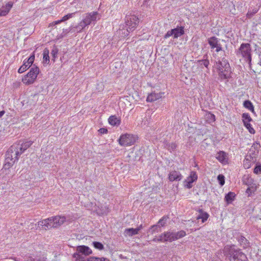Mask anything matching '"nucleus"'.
Here are the masks:
<instances>
[{
	"label": "nucleus",
	"mask_w": 261,
	"mask_h": 261,
	"mask_svg": "<svg viewBox=\"0 0 261 261\" xmlns=\"http://www.w3.org/2000/svg\"><path fill=\"white\" fill-rule=\"evenodd\" d=\"M29 141H19L13 144L6 153L5 162L4 165L5 169H9L16 162L20 155L32 144Z\"/></svg>",
	"instance_id": "1"
},
{
	"label": "nucleus",
	"mask_w": 261,
	"mask_h": 261,
	"mask_svg": "<svg viewBox=\"0 0 261 261\" xmlns=\"http://www.w3.org/2000/svg\"><path fill=\"white\" fill-rule=\"evenodd\" d=\"M100 15L97 12L87 13L83 16V19L75 27L77 32H81L87 26L95 24L96 22L99 20Z\"/></svg>",
	"instance_id": "2"
},
{
	"label": "nucleus",
	"mask_w": 261,
	"mask_h": 261,
	"mask_svg": "<svg viewBox=\"0 0 261 261\" xmlns=\"http://www.w3.org/2000/svg\"><path fill=\"white\" fill-rule=\"evenodd\" d=\"M139 22L138 18L135 15H126L125 18V23L127 29H120L118 33L121 37H127L130 32L134 31L138 26Z\"/></svg>",
	"instance_id": "3"
},
{
	"label": "nucleus",
	"mask_w": 261,
	"mask_h": 261,
	"mask_svg": "<svg viewBox=\"0 0 261 261\" xmlns=\"http://www.w3.org/2000/svg\"><path fill=\"white\" fill-rule=\"evenodd\" d=\"M215 68L221 80H228L231 77L232 71L227 60L223 59L221 61L217 62Z\"/></svg>",
	"instance_id": "4"
},
{
	"label": "nucleus",
	"mask_w": 261,
	"mask_h": 261,
	"mask_svg": "<svg viewBox=\"0 0 261 261\" xmlns=\"http://www.w3.org/2000/svg\"><path fill=\"white\" fill-rule=\"evenodd\" d=\"M65 221V217L56 216L39 221L38 225L44 227V228L47 230L51 228H57L63 224Z\"/></svg>",
	"instance_id": "5"
},
{
	"label": "nucleus",
	"mask_w": 261,
	"mask_h": 261,
	"mask_svg": "<svg viewBox=\"0 0 261 261\" xmlns=\"http://www.w3.org/2000/svg\"><path fill=\"white\" fill-rule=\"evenodd\" d=\"M92 253L91 249L86 246H80L76 248V252L73 254L75 261H93L92 257L87 256Z\"/></svg>",
	"instance_id": "6"
},
{
	"label": "nucleus",
	"mask_w": 261,
	"mask_h": 261,
	"mask_svg": "<svg viewBox=\"0 0 261 261\" xmlns=\"http://www.w3.org/2000/svg\"><path fill=\"white\" fill-rule=\"evenodd\" d=\"M224 252L225 255L228 256L229 260L240 259H244L246 255L244 253L241 252L240 250H236L234 248V245H227L224 248Z\"/></svg>",
	"instance_id": "7"
},
{
	"label": "nucleus",
	"mask_w": 261,
	"mask_h": 261,
	"mask_svg": "<svg viewBox=\"0 0 261 261\" xmlns=\"http://www.w3.org/2000/svg\"><path fill=\"white\" fill-rule=\"evenodd\" d=\"M252 49L251 45L249 43H242L241 44L237 55L241 57L243 59L250 63L252 60L251 57Z\"/></svg>",
	"instance_id": "8"
},
{
	"label": "nucleus",
	"mask_w": 261,
	"mask_h": 261,
	"mask_svg": "<svg viewBox=\"0 0 261 261\" xmlns=\"http://www.w3.org/2000/svg\"><path fill=\"white\" fill-rule=\"evenodd\" d=\"M39 72V68L35 65H33L27 74L22 79V82L23 84L27 85L33 84L36 81L37 75Z\"/></svg>",
	"instance_id": "9"
},
{
	"label": "nucleus",
	"mask_w": 261,
	"mask_h": 261,
	"mask_svg": "<svg viewBox=\"0 0 261 261\" xmlns=\"http://www.w3.org/2000/svg\"><path fill=\"white\" fill-rule=\"evenodd\" d=\"M137 138L136 136L132 134H122L119 139V143L123 146H130L135 143Z\"/></svg>",
	"instance_id": "10"
},
{
	"label": "nucleus",
	"mask_w": 261,
	"mask_h": 261,
	"mask_svg": "<svg viewBox=\"0 0 261 261\" xmlns=\"http://www.w3.org/2000/svg\"><path fill=\"white\" fill-rule=\"evenodd\" d=\"M185 34L184 27L177 26L176 28L168 31L165 35V39L168 38L171 36H173L174 39L177 38Z\"/></svg>",
	"instance_id": "11"
},
{
	"label": "nucleus",
	"mask_w": 261,
	"mask_h": 261,
	"mask_svg": "<svg viewBox=\"0 0 261 261\" xmlns=\"http://www.w3.org/2000/svg\"><path fill=\"white\" fill-rule=\"evenodd\" d=\"M35 56L34 55H31L27 60L25 59L23 61V64L20 67L18 70L19 73H22L26 71L30 67H32V64L34 61Z\"/></svg>",
	"instance_id": "12"
},
{
	"label": "nucleus",
	"mask_w": 261,
	"mask_h": 261,
	"mask_svg": "<svg viewBox=\"0 0 261 261\" xmlns=\"http://www.w3.org/2000/svg\"><path fill=\"white\" fill-rule=\"evenodd\" d=\"M208 43L212 49H216L215 51L218 53L222 50V47L220 43L218 38L216 37H211L208 39Z\"/></svg>",
	"instance_id": "13"
},
{
	"label": "nucleus",
	"mask_w": 261,
	"mask_h": 261,
	"mask_svg": "<svg viewBox=\"0 0 261 261\" xmlns=\"http://www.w3.org/2000/svg\"><path fill=\"white\" fill-rule=\"evenodd\" d=\"M198 178V176L195 171H191L188 177L184 181V186L190 189L192 187V183L196 181Z\"/></svg>",
	"instance_id": "14"
},
{
	"label": "nucleus",
	"mask_w": 261,
	"mask_h": 261,
	"mask_svg": "<svg viewBox=\"0 0 261 261\" xmlns=\"http://www.w3.org/2000/svg\"><path fill=\"white\" fill-rule=\"evenodd\" d=\"M176 238H174L173 232H166L161 234L159 238L155 239V241L160 242H172L176 240Z\"/></svg>",
	"instance_id": "15"
},
{
	"label": "nucleus",
	"mask_w": 261,
	"mask_h": 261,
	"mask_svg": "<svg viewBox=\"0 0 261 261\" xmlns=\"http://www.w3.org/2000/svg\"><path fill=\"white\" fill-rule=\"evenodd\" d=\"M216 158L222 165H227L228 164V154L223 151H219L217 152Z\"/></svg>",
	"instance_id": "16"
},
{
	"label": "nucleus",
	"mask_w": 261,
	"mask_h": 261,
	"mask_svg": "<svg viewBox=\"0 0 261 261\" xmlns=\"http://www.w3.org/2000/svg\"><path fill=\"white\" fill-rule=\"evenodd\" d=\"M182 175L178 171H171L168 174V179L170 181H179L182 178Z\"/></svg>",
	"instance_id": "17"
},
{
	"label": "nucleus",
	"mask_w": 261,
	"mask_h": 261,
	"mask_svg": "<svg viewBox=\"0 0 261 261\" xmlns=\"http://www.w3.org/2000/svg\"><path fill=\"white\" fill-rule=\"evenodd\" d=\"M255 161V156H253L250 154L246 155L245 159L243 161L244 167L245 169L250 168Z\"/></svg>",
	"instance_id": "18"
},
{
	"label": "nucleus",
	"mask_w": 261,
	"mask_h": 261,
	"mask_svg": "<svg viewBox=\"0 0 261 261\" xmlns=\"http://www.w3.org/2000/svg\"><path fill=\"white\" fill-rule=\"evenodd\" d=\"M165 93L159 92H152L148 95V101H153L161 98L164 95Z\"/></svg>",
	"instance_id": "19"
},
{
	"label": "nucleus",
	"mask_w": 261,
	"mask_h": 261,
	"mask_svg": "<svg viewBox=\"0 0 261 261\" xmlns=\"http://www.w3.org/2000/svg\"><path fill=\"white\" fill-rule=\"evenodd\" d=\"M13 5V3L12 2H8L7 4H6L5 6H3L1 9V11L2 12V14H3V16H5L7 15L9 12H10V10L12 8Z\"/></svg>",
	"instance_id": "20"
},
{
	"label": "nucleus",
	"mask_w": 261,
	"mask_h": 261,
	"mask_svg": "<svg viewBox=\"0 0 261 261\" xmlns=\"http://www.w3.org/2000/svg\"><path fill=\"white\" fill-rule=\"evenodd\" d=\"M108 121L109 124L111 125L118 126L120 124L121 120L119 118L116 117L115 115H112L109 118Z\"/></svg>",
	"instance_id": "21"
},
{
	"label": "nucleus",
	"mask_w": 261,
	"mask_h": 261,
	"mask_svg": "<svg viewBox=\"0 0 261 261\" xmlns=\"http://www.w3.org/2000/svg\"><path fill=\"white\" fill-rule=\"evenodd\" d=\"M199 215L197 216V219H201L202 223L205 222L208 218L209 215L205 212H204L202 210L200 209L198 210Z\"/></svg>",
	"instance_id": "22"
},
{
	"label": "nucleus",
	"mask_w": 261,
	"mask_h": 261,
	"mask_svg": "<svg viewBox=\"0 0 261 261\" xmlns=\"http://www.w3.org/2000/svg\"><path fill=\"white\" fill-rule=\"evenodd\" d=\"M139 230V229L138 228H127L124 231V234L125 236H132L133 235H135L136 234H137L138 232V231Z\"/></svg>",
	"instance_id": "23"
},
{
	"label": "nucleus",
	"mask_w": 261,
	"mask_h": 261,
	"mask_svg": "<svg viewBox=\"0 0 261 261\" xmlns=\"http://www.w3.org/2000/svg\"><path fill=\"white\" fill-rule=\"evenodd\" d=\"M243 106L251 112L253 113H255L254 106L250 100H247L244 101L243 102Z\"/></svg>",
	"instance_id": "24"
},
{
	"label": "nucleus",
	"mask_w": 261,
	"mask_h": 261,
	"mask_svg": "<svg viewBox=\"0 0 261 261\" xmlns=\"http://www.w3.org/2000/svg\"><path fill=\"white\" fill-rule=\"evenodd\" d=\"M236 194L234 193L229 192L225 196V200L227 204H229L231 203L234 200Z\"/></svg>",
	"instance_id": "25"
},
{
	"label": "nucleus",
	"mask_w": 261,
	"mask_h": 261,
	"mask_svg": "<svg viewBox=\"0 0 261 261\" xmlns=\"http://www.w3.org/2000/svg\"><path fill=\"white\" fill-rule=\"evenodd\" d=\"M49 50L45 48L43 50V62L44 64H48L49 63Z\"/></svg>",
	"instance_id": "26"
},
{
	"label": "nucleus",
	"mask_w": 261,
	"mask_h": 261,
	"mask_svg": "<svg viewBox=\"0 0 261 261\" xmlns=\"http://www.w3.org/2000/svg\"><path fill=\"white\" fill-rule=\"evenodd\" d=\"M242 121L243 124L247 123H250L252 121V119L250 117V115L248 113H244L242 114Z\"/></svg>",
	"instance_id": "27"
},
{
	"label": "nucleus",
	"mask_w": 261,
	"mask_h": 261,
	"mask_svg": "<svg viewBox=\"0 0 261 261\" xmlns=\"http://www.w3.org/2000/svg\"><path fill=\"white\" fill-rule=\"evenodd\" d=\"M177 146V145L175 142H171L170 143L167 144L166 145V148L170 152H172L176 150Z\"/></svg>",
	"instance_id": "28"
},
{
	"label": "nucleus",
	"mask_w": 261,
	"mask_h": 261,
	"mask_svg": "<svg viewBox=\"0 0 261 261\" xmlns=\"http://www.w3.org/2000/svg\"><path fill=\"white\" fill-rule=\"evenodd\" d=\"M239 242L241 245H242L244 248H247L249 244L248 241L243 236L240 237L239 240Z\"/></svg>",
	"instance_id": "29"
},
{
	"label": "nucleus",
	"mask_w": 261,
	"mask_h": 261,
	"mask_svg": "<svg viewBox=\"0 0 261 261\" xmlns=\"http://www.w3.org/2000/svg\"><path fill=\"white\" fill-rule=\"evenodd\" d=\"M257 189V186L256 185H253L250 187H249L246 190V193L248 194L249 196H251L252 193H254Z\"/></svg>",
	"instance_id": "30"
},
{
	"label": "nucleus",
	"mask_w": 261,
	"mask_h": 261,
	"mask_svg": "<svg viewBox=\"0 0 261 261\" xmlns=\"http://www.w3.org/2000/svg\"><path fill=\"white\" fill-rule=\"evenodd\" d=\"M186 235V233L184 230H180L177 232H173L174 238H176V240L184 237Z\"/></svg>",
	"instance_id": "31"
},
{
	"label": "nucleus",
	"mask_w": 261,
	"mask_h": 261,
	"mask_svg": "<svg viewBox=\"0 0 261 261\" xmlns=\"http://www.w3.org/2000/svg\"><path fill=\"white\" fill-rule=\"evenodd\" d=\"M244 125L245 127L248 129V132L251 134H254L255 133V130L252 127V125L250 124V123H247L246 124H244Z\"/></svg>",
	"instance_id": "32"
},
{
	"label": "nucleus",
	"mask_w": 261,
	"mask_h": 261,
	"mask_svg": "<svg viewBox=\"0 0 261 261\" xmlns=\"http://www.w3.org/2000/svg\"><path fill=\"white\" fill-rule=\"evenodd\" d=\"M58 53V49L56 46H54L51 50V55L52 56L53 59L54 60H55V59L56 58Z\"/></svg>",
	"instance_id": "33"
},
{
	"label": "nucleus",
	"mask_w": 261,
	"mask_h": 261,
	"mask_svg": "<svg viewBox=\"0 0 261 261\" xmlns=\"http://www.w3.org/2000/svg\"><path fill=\"white\" fill-rule=\"evenodd\" d=\"M217 179L219 182V184L221 186H223L225 184V177L222 174H219L218 177Z\"/></svg>",
	"instance_id": "34"
},
{
	"label": "nucleus",
	"mask_w": 261,
	"mask_h": 261,
	"mask_svg": "<svg viewBox=\"0 0 261 261\" xmlns=\"http://www.w3.org/2000/svg\"><path fill=\"white\" fill-rule=\"evenodd\" d=\"M74 15V13H69V14L66 15L65 16H64V17H63L61 19V21L62 22L68 20L69 19L72 18Z\"/></svg>",
	"instance_id": "35"
},
{
	"label": "nucleus",
	"mask_w": 261,
	"mask_h": 261,
	"mask_svg": "<svg viewBox=\"0 0 261 261\" xmlns=\"http://www.w3.org/2000/svg\"><path fill=\"white\" fill-rule=\"evenodd\" d=\"M74 15V13H69V14L66 15L65 16H64V17H63L61 19V21L62 22L68 20L69 19L72 18Z\"/></svg>",
	"instance_id": "36"
},
{
	"label": "nucleus",
	"mask_w": 261,
	"mask_h": 261,
	"mask_svg": "<svg viewBox=\"0 0 261 261\" xmlns=\"http://www.w3.org/2000/svg\"><path fill=\"white\" fill-rule=\"evenodd\" d=\"M70 29H63L62 33L58 35V36H57L58 39H61V38H63L66 35V34H67L68 33H69L70 32Z\"/></svg>",
	"instance_id": "37"
},
{
	"label": "nucleus",
	"mask_w": 261,
	"mask_h": 261,
	"mask_svg": "<svg viewBox=\"0 0 261 261\" xmlns=\"http://www.w3.org/2000/svg\"><path fill=\"white\" fill-rule=\"evenodd\" d=\"M167 219V217H163L162 219H161L158 222V225L159 226H163L165 225L166 223V221Z\"/></svg>",
	"instance_id": "38"
},
{
	"label": "nucleus",
	"mask_w": 261,
	"mask_h": 261,
	"mask_svg": "<svg viewBox=\"0 0 261 261\" xmlns=\"http://www.w3.org/2000/svg\"><path fill=\"white\" fill-rule=\"evenodd\" d=\"M93 244L94 245V246L97 249L101 250L103 248V246L101 243L94 242L93 243Z\"/></svg>",
	"instance_id": "39"
},
{
	"label": "nucleus",
	"mask_w": 261,
	"mask_h": 261,
	"mask_svg": "<svg viewBox=\"0 0 261 261\" xmlns=\"http://www.w3.org/2000/svg\"><path fill=\"white\" fill-rule=\"evenodd\" d=\"M254 173L258 174L261 173V165H257L255 167L253 170Z\"/></svg>",
	"instance_id": "40"
},
{
	"label": "nucleus",
	"mask_w": 261,
	"mask_h": 261,
	"mask_svg": "<svg viewBox=\"0 0 261 261\" xmlns=\"http://www.w3.org/2000/svg\"><path fill=\"white\" fill-rule=\"evenodd\" d=\"M93 261H110L108 258L105 257H92Z\"/></svg>",
	"instance_id": "41"
},
{
	"label": "nucleus",
	"mask_w": 261,
	"mask_h": 261,
	"mask_svg": "<svg viewBox=\"0 0 261 261\" xmlns=\"http://www.w3.org/2000/svg\"><path fill=\"white\" fill-rule=\"evenodd\" d=\"M138 125H140L141 127L145 128L147 126L146 125V120H142L141 123H138Z\"/></svg>",
	"instance_id": "42"
},
{
	"label": "nucleus",
	"mask_w": 261,
	"mask_h": 261,
	"mask_svg": "<svg viewBox=\"0 0 261 261\" xmlns=\"http://www.w3.org/2000/svg\"><path fill=\"white\" fill-rule=\"evenodd\" d=\"M98 132L101 134H105L108 133V130L106 128H101L98 130Z\"/></svg>",
	"instance_id": "43"
},
{
	"label": "nucleus",
	"mask_w": 261,
	"mask_h": 261,
	"mask_svg": "<svg viewBox=\"0 0 261 261\" xmlns=\"http://www.w3.org/2000/svg\"><path fill=\"white\" fill-rule=\"evenodd\" d=\"M62 21H61V19L60 20H57V21H54L53 23H52V24L53 25H56V24H58L60 23H61Z\"/></svg>",
	"instance_id": "44"
},
{
	"label": "nucleus",
	"mask_w": 261,
	"mask_h": 261,
	"mask_svg": "<svg viewBox=\"0 0 261 261\" xmlns=\"http://www.w3.org/2000/svg\"><path fill=\"white\" fill-rule=\"evenodd\" d=\"M109 210L108 209L104 211L101 212H98L99 214L104 215L107 214L109 212Z\"/></svg>",
	"instance_id": "45"
},
{
	"label": "nucleus",
	"mask_w": 261,
	"mask_h": 261,
	"mask_svg": "<svg viewBox=\"0 0 261 261\" xmlns=\"http://www.w3.org/2000/svg\"><path fill=\"white\" fill-rule=\"evenodd\" d=\"M203 64L206 67H207L209 64V61L208 60H204L203 62Z\"/></svg>",
	"instance_id": "46"
},
{
	"label": "nucleus",
	"mask_w": 261,
	"mask_h": 261,
	"mask_svg": "<svg viewBox=\"0 0 261 261\" xmlns=\"http://www.w3.org/2000/svg\"><path fill=\"white\" fill-rule=\"evenodd\" d=\"M31 229H34L35 228H34V226L35 227H36V224H34V223H31Z\"/></svg>",
	"instance_id": "47"
},
{
	"label": "nucleus",
	"mask_w": 261,
	"mask_h": 261,
	"mask_svg": "<svg viewBox=\"0 0 261 261\" xmlns=\"http://www.w3.org/2000/svg\"><path fill=\"white\" fill-rule=\"evenodd\" d=\"M252 14H251L249 13V12H248L247 14H246V16L247 17H249V18H250L252 16Z\"/></svg>",
	"instance_id": "48"
},
{
	"label": "nucleus",
	"mask_w": 261,
	"mask_h": 261,
	"mask_svg": "<svg viewBox=\"0 0 261 261\" xmlns=\"http://www.w3.org/2000/svg\"><path fill=\"white\" fill-rule=\"evenodd\" d=\"M5 113V111H0V118L3 116V115Z\"/></svg>",
	"instance_id": "49"
},
{
	"label": "nucleus",
	"mask_w": 261,
	"mask_h": 261,
	"mask_svg": "<svg viewBox=\"0 0 261 261\" xmlns=\"http://www.w3.org/2000/svg\"><path fill=\"white\" fill-rule=\"evenodd\" d=\"M0 16H4L3 14H2V12L1 11V9H0Z\"/></svg>",
	"instance_id": "50"
},
{
	"label": "nucleus",
	"mask_w": 261,
	"mask_h": 261,
	"mask_svg": "<svg viewBox=\"0 0 261 261\" xmlns=\"http://www.w3.org/2000/svg\"><path fill=\"white\" fill-rule=\"evenodd\" d=\"M15 261H18L16 258H13Z\"/></svg>",
	"instance_id": "51"
},
{
	"label": "nucleus",
	"mask_w": 261,
	"mask_h": 261,
	"mask_svg": "<svg viewBox=\"0 0 261 261\" xmlns=\"http://www.w3.org/2000/svg\"><path fill=\"white\" fill-rule=\"evenodd\" d=\"M212 116L214 117H215V115H212Z\"/></svg>",
	"instance_id": "52"
}]
</instances>
